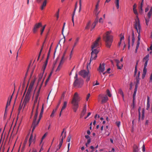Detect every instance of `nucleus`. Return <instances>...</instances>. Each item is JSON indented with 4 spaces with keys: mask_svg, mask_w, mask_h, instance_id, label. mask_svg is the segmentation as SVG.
I'll list each match as a JSON object with an SVG mask.
<instances>
[{
    "mask_svg": "<svg viewBox=\"0 0 152 152\" xmlns=\"http://www.w3.org/2000/svg\"><path fill=\"white\" fill-rule=\"evenodd\" d=\"M111 31H107L103 36V39L106 42V46L108 48L110 47L113 40V36L111 34Z\"/></svg>",
    "mask_w": 152,
    "mask_h": 152,
    "instance_id": "1",
    "label": "nucleus"
},
{
    "mask_svg": "<svg viewBox=\"0 0 152 152\" xmlns=\"http://www.w3.org/2000/svg\"><path fill=\"white\" fill-rule=\"evenodd\" d=\"M80 100V97L78 94L76 92L72 101L71 103L73 105V109L74 112H76L78 107V102Z\"/></svg>",
    "mask_w": 152,
    "mask_h": 152,
    "instance_id": "2",
    "label": "nucleus"
},
{
    "mask_svg": "<svg viewBox=\"0 0 152 152\" xmlns=\"http://www.w3.org/2000/svg\"><path fill=\"white\" fill-rule=\"evenodd\" d=\"M149 55L147 54L145 57L143 58V61L145 62L144 64V68L143 70V73L142 75V78L144 79L146 75L147 69L146 67L147 66L148 61L149 60Z\"/></svg>",
    "mask_w": 152,
    "mask_h": 152,
    "instance_id": "3",
    "label": "nucleus"
},
{
    "mask_svg": "<svg viewBox=\"0 0 152 152\" xmlns=\"http://www.w3.org/2000/svg\"><path fill=\"white\" fill-rule=\"evenodd\" d=\"M79 74L83 77L86 78L87 81H88L90 80L91 75L89 71L87 72L85 70H82L80 72Z\"/></svg>",
    "mask_w": 152,
    "mask_h": 152,
    "instance_id": "4",
    "label": "nucleus"
},
{
    "mask_svg": "<svg viewBox=\"0 0 152 152\" xmlns=\"http://www.w3.org/2000/svg\"><path fill=\"white\" fill-rule=\"evenodd\" d=\"M83 84V81L81 79H77L74 83V85L76 88L81 87Z\"/></svg>",
    "mask_w": 152,
    "mask_h": 152,
    "instance_id": "5",
    "label": "nucleus"
},
{
    "mask_svg": "<svg viewBox=\"0 0 152 152\" xmlns=\"http://www.w3.org/2000/svg\"><path fill=\"white\" fill-rule=\"evenodd\" d=\"M134 27L137 30V32H139V31L140 32L142 29L139 18L135 19V22L134 25Z\"/></svg>",
    "mask_w": 152,
    "mask_h": 152,
    "instance_id": "6",
    "label": "nucleus"
},
{
    "mask_svg": "<svg viewBox=\"0 0 152 152\" xmlns=\"http://www.w3.org/2000/svg\"><path fill=\"white\" fill-rule=\"evenodd\" d=\"M91 56L90 60V62L93 60H95L97 57V54L99 50L98 49H95L94 50H91Z\"/></svg>",
    "mask_w": 152,
    "mask_h": 152,
    "instance_id": "7",
    "label": "nucleus"
},
{
    "mask_svg": "<svg viewBox=\"0 0 152 152\" xmlns=\"http://www.w3.org/2000/svg\"><path fill=\"white\" fill-rule=\"evenodd\" d=\"M101 39L100 37H99L93 43L91 46V50H94L95 49V48L99 47L100 43L99 40Z\"/></svg>",
    "mask_w": 152,
    "mask_h": 152,
    "instance_id": "8",
    "label": "nucleus"
},
{
    "mask_svg": "<svg viewBox=\"0 0 152 152\" xmlns=\"http://www.w3.org/2000/svg\"><path fill=\"white\" fill-rule=\"evenodd\" d=\"M42 114H40L39 117V119H38L37 122H35L34 121L33 122L31 127L32 128V132H33L34 129H35V127L37 126L39 123L40 120L41 118L42 117Z\"/></svg>",
    "mask_w": 152,
    "mask_h": 152,
    "instance_id": "9",
    "label": "nucleus"
},
{
    "mask_svg": "<svg viewBox=\"0 0 152 152\" xmlns=\"http://www.w3.org/2000/svg\"><path fill=\"white\" fill-rule=\"evenodd\" d=\"M152 15V6L151 7V9L147 14L148 18H145V23L147 26L149 24V19L151 18V16Z\"/></svg>",
    "mask_w": 152,
    "mask_h": 152,
    "instance_id": "10",
    "label": "nucleus"
},
{
    "mask_svg": "<svg viewBox=\"0 0 152 152\" xmlns=\"http://www.w3.org/2000/svg\"><path fill=\"white\" fill-rule=\"evenodd\" d=\"M30 99V93L28 91L25 97L23 104H24L25 106L28 102Z\"/></svg>",
    "mask_w": 152,
    "mask_h": 152,
    "instance_id": "11",
    "label": "nucleus"
},
{
    "mask_svg": "<svg viewBox=\"0 0 152 152\" xmlns=\"http://www.w3.org/2000/svg\"><path fill=\"white\" fill-rule=\"evenodd\" d=\"M98 99L99 100L102 99V103H103L106 102L108 100V97L107 96H104L103 95L100 94L99 96Z\"/></svg>",
    "mask_w": 152,
    "mask_h": 152,
    "instance_id": "12",
    "label": "nucleus"
},
{
    "mask_svg": "<svg viewBox=\"0 0 152 152\" xmlns=\"http://www.w3.org/2000/svg\"><path fill=\"white\" fill-rule=\"evenodd\" d=\"M42 24L41 23H36L34 25L33 28V32L34 33H36L39 27H42Z\"/></svg>",
    "mask_w": 152,
    "mask_h": 152,
    "instance_id": "13",
    "label": "nucleus"
},
{
    "mask_svg": "<svg viewBox=\"0 0 152 152\" xmlns=\"http://www.w3.org/2000/svg\"><path fill=\"white\" fill-rule=\"evenodd\" d=\"M105 64L103 63L102 64H100L98 70L101 74V72H103L105 70Z\"/></svg>",
    "mask_w": 152,
    "mask_h": 152,
    "instance_id": "14",
    "label": "nucleus"
},
{
    "mask_svg": "<svg viewBox=\"0 0 152 152\" xmlns=\"http://www.w3.org/2000/svg\"><path fill=\"white\" fill-rule=\"evenodd\" d=\"M140 71H139L138 72L137 76H136V77H135L136 81V83L135 86L137 85V87H138V85L140 83Z\"/></svg>",
    "mask_w": 152,
    "mask_h": 152,
    "instance_id": "15",
    "label": "nucleus"
},
{
    "mask_svg": "<svg viewBox=\"0 0 152 152\" xmlns=\"http://www.w3.org/2000/svg\"><path fill=\"white\" fill-rule=\"evenodd\" d=\"M40 92L39 90L38 91L37 94H36V96L35 98V100L34 101V104L33 107V109L34 108L35 106L36 105V104H37H37L39 103V101L38 103H37L38 99L39 96V92Z\"/></svg>",
    "mask_w": 152,
    "mask_h": 152,
    "instance_id": "16",
    "label": "nucleus"
},
{
    "mask_svg": "<svg viewBox=\"0 0 152 152\" xmlns=\"http://www.w3.org/2000/svg\"><path fill=\"white\" fill-rule=\"evenodd\" d=\"M38 107H39V103L37 104V107L36 109V112L35 114V115L34 117V119L33 121V122L35 121V122H37V117L38 115Z\"/></svg>",
    "mask_w": 152,
    "mask_h": 152,
    "instance_id": "17",
    "label": "nucleus"
},
{
    "mask_svg": "<svg viewBox=\"0 0 152 152\" xmlns=\"http://www.w3.org/2000/svg\"><path fill=\"white\" fill-rule=\"evenodd\" d=\"M66 136V135H65V134L64 136L62 137L60 139V142L58 145L59 148L58 149H57V150H58V149H59L61 147L62 144L63 140L65 138Z\"/></svg>",
    "mask_w": 152,
    "mask_h": 152,
    "instance_id": "18",
    "label": "nucleus"
},
{
    "mask_svg": "<svg viewBox=\"0 0 152 152\" xmlns=\"http://www.w3.org/2000/svg\"><path fill=\"white\" fill-rule=\"evenodd\" d=\"M115 61L116 63V65L118 69H121L123 67V65L121 64V66H119V63H120L118 59H115Z\"/></svg>",
    "mask_w": 152,
    "mask_h": 152,
    "instance_id": "19",
    "label": "nucleus"
},
{
    "mask_svg": "<svg viewBox=\"0 0 152 152\" xmlns=\"http://www.w3.org/2000/svg\"><path fill=\"white\" fill-rule=\"evenodd\" d=\"M46 4H47V0H44L43 1L42 4L41 5V9L42 10L44 9V8L46 6Z\"/></svg>",
    "mask_w": 152,
    "mask_h": 152,
    "instance_id": "20",
    "label": "nucleus"
},
{
    "mask_svg": "<svg viewBox=\"0 0 152 152\" xmlns=\"http://www.w3.org/2000/svg\"><path fill=\"white\" fill-rule=\"evenodd\" d=\"M138 34V36L137 37L138 39L137 42V44L140 45V31L137 32Z\"/></svg>",
    "mask_w": 152,
    "mask_h": 152,
    "instance_id": "21",
    "label": "nucleus"
},
{
    "mask_svg": "<svg viewBox=\"0 0 152 152\" xmlns=\"http://www.w3.org/2000/svg\"><path fill=\"white\" fill-rule=\"evenodd\" d=\"M86 105H85L83 109V110L81 113V116L83 117L86 113L87 111V109L86 108Z\"/></svg>",
    "mask_w": 152,
    "mask_h": 152,
    "instance_id": "22",
    "label": "nucleus"
},
{
    "mask_svg": "<svg viewBox=\"0 0 152 152\" xmlns=\"http://www.w3.org/2000/svg\"><path fill=\"white\" fill-rule=\"evenodd\" d=\"M150 107V98L148 96L147 97V107L146 109L147 110H148L149 109Z\"/></svg>",
    "mask_w": 152,
    "mask_h": 152,
    "instance_id": "23",
    "label": "nucleus"
},
{
    "mask_svg": "<svg viewBox=\"0 0 152 152\" xmlns=\"http://www.w3.org/2000/svg\"><path fill=\"white\" fill-rule=\"evenodd\" d=\"M12 98V96H11L10 98V99H8V101L7 103V104H6V109H5V112H6V110H7V107L8 106L10 105V103L11 102Z\"/></svg>",
    "mask_w": 152,
    "mask_h": 152,
    "instance_id": "24",
    "label": "nucleus"
},
{
    "mask_svg": "<svg viewBox=\"0 0 152 152\" xmlns=\"http://www.w3.org/2000/svg\"><path fill=\"white\" fill-rule=\"evenodd\" d=\"M34 140V137L33 135L32 134H31V135L30 136L29 140V146L32 142Z\"/></svg>",
    "mask_w": 152,
    "mask_h": 152,
    "instance_id": "25",
    "label": "nucleus"
},
{
    "mask_svg": "<svg viewBox=\"0 0 152 152\" xmlns=\"http://www.w3.org/2000/svg\"><path fill=\"white\" fill-rule=\"evenodd\" d=\"M137 85L135 86V88L134 91V93L133 95V102H134V100L135 99V98H134L135 96L136 95V92H137Z\"/></svg>",
    "mask_w": 152,
    "mask_h": 152,
    "instance_id": "26",
    "label": "nucleus"
},
{
    "mask_svg": "<svg viewBox=\"0 0 152 152\" xmlns=\"http://www.w3.org/2000/svg\"><path fill=\"white\" fill-rule=\"evenodd\" d=\"M91 25V22L90 21H89L87 23L86 26L85 28V29H89Z\"/></svg>",
    "mask_w": 152,
    "mask_h": 152,
    "instance_id": "27",
    "label": "nucleus"
},
{
    "mask_svg": "<svg viewBox=\"0 0 152 152\" xmlns=\"http://www.w3.org/2000/svg\"><path fill=\"white\" fill-rule=\"evenodd\" d=\"M67 104V102L66 101H64V102L63 105L62 107V108L61 109V111H63L64 110L66 107Z\"/></svg>",
    "mask_w": 152,
    "mask_h": 152,
    "instance_id": "28",
    "label": "nucleus"
},
{
    "mask_svg": "<svg viewBox=\"0 0 152 152\" xmlns=\"http://www.w3.org/2000/svg\"><path fill=\"white\" fill-rule=\"evenodd\" d=\"M115 4L117 8L118 9L119 7V0H115Z\"/></svg>",
    "mask_w": 152,
    "mask_h": 152,
    "instance_id": "29",
    "label": "nucleus"
},
{
    "mask_svg": "<svg viewBox=\"0 0 152 152\" xmlns=\"http://www.w3.org/2000/svg\"><path fill=\"white\" fill-rule=\"evenodd\" d=\"M134 13L136 15V19L139 18L138 17V14L136 9L133 10Z\"/></svg>",
    "mask_w": 152,
    "mask_h": 152,
    "instance_id": "30",
    "label": "nucleus"
},
{
    "mask_svg": "<svg viewBox=\"0 0 152 152\" xmlns=\"http://www.w3.org/2000/svg\"><path fill=\"white\" fill-rule=\"evenodd\" d=\"M43 73H41L39 75V79L38 80V82L39 83L40 81H41V79L42 78L43 75Z\"/></svg>",
    "mask_w": 152,
    "mask_h": 152,
    "instance_id": "31",
    "label": "nucleus"
},
{
    "mask_svg": "<svg viewBox=\"0 0 152 152\" xmlns=\"http://www.w3.org/2000/svg\"><path fill=\"white\" fill-rule=\"evenodd\" d=\"M79 39L78 38H76V40L75 41L74 45L73 46V48H74V47L76 46V45L78 43V41H79Z\"/></svg>",
    "mask_w": 152,
    "mask_h": 152,
    "instance_id": "32",
    "label": "nucleus"
},
{
    "mask_svg": "<svg viewBox=\"0 0 152 152\" xmlns=\"http://www.w3.org/2000/svg\"><path fill=\"white\" fill-rule=\"evenodd\" d=\"M91 62L90 61V62L89 64H88L87 66V67H86V68H87V72H88V71H89V70H90V63H91Z\"/></svg>",
    "mask_w": 152,
    "mask_h": 152,
    "instance_id": "33",
    "label": "nucleus"
},
{
    "mask_svg": "<svg viewBox=\"0 0 152 152\" xmlns=\"http://www.w3.org/2000/svg\"><path fill=\"white\" fill-rule=\"evenodd\" d=\"M46 26V25H45L41 29L40 31H41V35H42L44 30L45 28V26Z\"/></svg>",
    "mask_w": 152,
    "mask_h": 152,
    "instance_id": "34",
    "label": "nucleus"
},
{
    "mask_svg": "<svg viewBox=\"0 0 152 152\" xmlns=\"http://www.w3.org/2000/svg\"><path fill=\"white\" fill-rule=\"evenodd\" d=\"M119 93L122 95L123 98L124 97V95L123 92L122 90L121 89H120L119 90Z\"/></svg>",
    "mask_w": 152,
    "mask_h": 152,
    "instance_id": "35",
    "label": "nucleus"
},
{
    "mask_svg": "<svg viewBox=\"0 0 152 152\" xmlns=\"http://www.w3.org/2000/svg\"><path fill=\"white\" fill-rule=\"evenodd\" d=\"M96 26V24L95 23H93L91 28V30L92 31L93 30V29Z\"/></svg>",
    "mask_w": 152,
    "mask_h": 152,
    "instance_id": "36",
    "label": "nucleus"
},
{
    "mask_svg": "<svg viewBox=\"0 0 152 152\" xmlns=\"http://www.w3.org/2000/svg\"><path fill=\"white\" fill-rule=\"evenodd\" d=\"M47 63H45L44 64V66L43 67V73L44 72V71L46 69V66L47 65Z\"/></svg>",
    "mask_w": 152,
    "mask_h": 152,
    "instance_id": "37",
    "label": "nucleus"
},
{
    "mask_svg": "<svg viewBox=\"0 0 152 152\" xmlns=\"http://www.w3.org/2000/svg\"><path fill=\"white\" fill-rule=\"evenodd\" d=\"M27 141H28V138L26 137L25 139L24 142V143L23 144V147H24L25 146L27 142Z\"/></svg>",
    "mask_w": 152,
    "mask_h": 152,
    "instance_id": "38",
    "label": "nucleus"
},
{
    "mask_svg": "<svg viewBox=\"0 0 152 152\" xmlns=\"http://www.w3.org/2000/svg\"><path fill=\"white\" fill-rule=\"evenodd\" d=\"M64 132V129H63L62 132H61V136L60 137V139L61 138H62V137L63 136H64L65 135V134L66 135V132H65L64 134H63V133Z\"/></svg>",
    "mask_w": 152,
    "mask_h": 152,
    "instance_id": "39",
    "label": "nucleus"
},
{
    "mask_svg": "<svg viewBox=\"0 0 152 152\" xmlns=\"http://www.w3.org/2000/svg\"><path fill=\"white\" fill-rule=\"evenodd\" d=\"M137 68H135L134 72V76L136 77V76H137Z\"/></svg>",
    "mask_w": 152,
    "mask_h": 152,
    "instance_id": "40",
    "label": "nucleus"
},
{
    "mask_svg": "<svg viewBox=\"0 0 152 152\" xmlns=\"http://www.w3.org/2000/svg\"><path fill=\"white\" fill-rule=\"evenodd\" d=\"M107 95L109 96V97H111L112 96L111 94H110V91L108 89L107 91Z\"/></svg>",
    "mask_w": 152,
    "mask_h": 152,
    "instance_id": "41",
    "label": "nucleus"
},
{
    "mask_svg": "<svg viewBox=\"0 0 152 152\" xmlns=\"http://www.w3.org/2000/svg\"><path fill=\"white\" fill-rule=\"evenodd\" d=\"M56 109L55 110H53L51 115H50L51 117H53V116L54 115V114L55 112H56Z\"/></svg>",
    "mask_w": 152,
    "mask_h": 152,
    "instance_id": "42",
    "label": "nucleus"
},
{
    "mask_svg": "<svg viewBox=\"0 0 152 152\" xmlns=\"http://www.w3.org/2000/svg\"><path fill=\"white\" fill-rule=\"evenodd\" d=\"M71 136L70 135H69V136L68 137L67 139V142H69L71 140Z\"/></svg>",
    "mask_w": 152,
    "mask_h": 152,
    "instance_id": "43",
    "label": "nucleus"
},
{
    "mask_svg": "<svg viewBox=\"0 0 152 152\" xmlns=\"http://www.w3.org/2000/svg\"><path fill=\"white\" fill-rule=\"evenodd\" d=\"M44 112V104H43L40 114H43Z\"/></svg>",
    "mask_w": 152,
    "mask_h": 152,
    "instance_id": "44",
    "label": "nucleus"
},
{
    "mask_svg": "<svg viewBox=\"0 0 152 152\" xmlns=\"http://www.w3.org/2000/svg\"><path fill=\"white\" fill-rule=\"evenodd\" d=\"M116 124L117 126L119 127L121 125V122L120 121H117L116 122Z\"/></svg>",
    "mask_w": 152,
    "mask_h": 152,
    "instance_id": "45",
    "label": "nucleus"
},
{
    "mask_svg": "<svg viewBox=\"0 0 152 152\" xmlns=\"http://www.w3.org/2000/svg\"><path fill=\"white\" fill-rule=\"evenodd\" d=\"M47 134L48 133L46 132L43 135L42 137V140L45 138L46 135H47Z\"/></svg>",
    "mask_w": 152,
    "mask_h": 152,
    "instance_id": "46",
    "label": "nucleus"
},
{
    "mask_svg": "<svg viewBox=\"0 0 152 152\" xmlns=\"http://www.w3.org/2000/svg\"><path fill=\"white\" fill-rule=\"evenodd\" d=\"M142 151L143 152H145V145L144 144H143L142 146Z\"/></svg>",
    "mask_w": 152,
    "mask_h": 152,
    "instance_id": "47",
    "label": "nucleus"
},
{
    "mask_svg": "<svg viewBox=\"0 0 152 152\" xmlns=\"http://www.w3.org/2000/svg\"><path fill=\"white\" fill-rule=\"evenodd\" d=\"M135 41V38H132V46H133L134 43V42Z\"/></svg>",
    "mask_w": 152,
    "mask_h": 152,
    "instance_id": "48",
    "label": "nucleus"
},
{
    "mask_svg": "<svg viewBox=\"0 0 152 152\" xmlns=\"http://www.w3.org/2000/svg\"><path fill=\"white\" fill-rule=\"evenodd\" d=\"M65 24H66L65 23H64V25H63V28H62V34H63V32L64 31V27H65Z\"/></svg>",
    "mask_w": 152,
    "mask_h": 152,
    "instance_id": "49",
    "label": "nucleus"
},
{
    "mask_svg": "<svg viewBox=\"0 0 152 152\" xmlns=\"http://www.w3.org/2000/svg\"><path fill=\"white\" fill-rule=\"evenodd\" d=\"M52 44H51V45L50 46V49H49V52H48V57H49V55H50V50H51V47L52 46Z\"/></svg>",
    "mask_w": 152,
    "mask_h": 152,
    "instance_id": "50",
    "label": "nucleus"
},
{
    "mask_svg": "<svg viewBox=\"0 0 152 152\" xmlns=\"http://www.w3.org/2000/svg\"><path fill=\"white\" fill-rule=\"evenodd\" d=\"M143 0H142V1L141 3L140 4V9H142V6H143Z\"/></svg>",
    "mask_w": 152,
    "mask_h": 152,
    "instance_id": "51",
    "label": "nucleus"
},
{
    "mask_svg": "<svg viewBox=\"0 0 152 152\" xmlns=\"http://www.w3.org/2000/svg\"><path fill=\"white\" fill-rule=\"evenodd\" d=\"M90 96V94H88L87 95V97L86 98V100L88 101V99Z\"/></svg>",
    "mask_w": 152,
    "mask_h": 152,
    "instance_id": "52",
    "label": "nucleus"
},
{
    "mask_svg": "<svg viewBox=\"0 0 152 152\" xmlns=\"http://www.w3.org/2000/svg\"><path fill=\"white\" fill-rule=\"evenodd\" d=\"M61 66L60 65V64H59L58 66V67L56 70V71H58L60 69V68H61Z\"/></svg>",
    "mask_w": 152,
    "mask_h": 152,
    "instance_id": "53",
    "label": "nucleus"
},
{
    "mask_svg": "<svg viewBox=\"0 0 152 152\" xmlns=\"http://www.w3.org/2000/svg\"><path fill=\"white\" fill-rule=\"evenodd\" d=\"M99 22L100 23H103V21L102 20V18H100L99 20Z\"/></svg>",
    "mask_w": 152,
    "mask_h": 152,
    "instance_id": "54",
    "label": "nucleus"
},
{
    "mask_svg": "<svg viewBox=\"0 0 152 152\" xmlns=\"http://www.w3.org/2000/svg\"><path fill=\"white\" fill-rule=\"evenodd\" d=\"M121 37L120 38V41H121L122 40H124V36L123 35H122L121 34Z\"/></svg>",
    "mask_w": 152,
    "mask_h": 152,
    "instance_id": "55",
    "label": "nucleus"
},
{
    "mask_svg": "<svg viewBox=\"0 0 152 152\" xmlns=\"http://www.w3.org/2000/svg\"><path fill=\"white\" fill-rule=\"evenodd\" d=\"M138 149L137 148H134V149L133 152H138Z\"/></svg>",
    "mask_w": 152,
    "mask_h": 152,
    "instance_id": "56",
    "label": "nucleus"
},
{
    "mask_svg": "<svg viewBox=\"0 0 152 152\" xmlns=\"http://www.w3.org/2000/svg\"><path fill=\"white\" fill-rule=\"evenodd\" d=\"M139 45H138L137 44L136 47V50H135V52L136 53L137 52V50L138 49V48L139 47Z\"/></svg>",
    "mask_w": 152,
    "mask_h": 152,
    "instance_id": "57",
    "label": "nucleus"
},
{
    "mask_svg": "<svg viewBox=\"0 0 152 152\" xmlns=\"http://www.w3.org/2000/svg\"><path fill=\"white\" fill-rule=\"evenodd\" d=\"M99 7V2H98V3L96 4V9L95 10L96 11H97V10H98V7Z\"/></svg>",
    "mask_w": 152,
    "mask_h": 152,
    "instance_id": "58",
    "label": "nucleus"
},
{
    "mask_svg": "<svg viewBox=\"0 0 152 152\" xmlns=\"http://www.w3.org/2000/svg\"><path fill=\"white\" fill-rule=\"evenodd\" d=\"M70 142L68 144V151L67 152H68L69 150V147L70 146Z\"/></svg>",
    "mask_w": 152,
    "mask_h": 152,
    "instance_id": "59",
    "label": "nucleus"
},
{
    "mask_svg": "<svg viewBox=\"0 0 152 152\" xmlns=\"http://www.w3.org/2000/svg\"><path fill=\"white\" fill-rule=\"evenodd\" d=\"M98 17H97V16L96 17V18L95 20V21L94 22V23H96V24L98 22Z\"/></svg>",
    "mask_w": 152,
    "mask_h": 152,
    "instance_id": "60",
    "label": "nucleus"
},
{
    "mask_svg": "<svg viewBox=\"0 0 152 152\" xmlns=\"http://www.w3.org/2000/svg\"><path fill=\"white\" fill-rule=\"evenodd\" d=\"M139 12L140 14H142L143 13V10L142 9H140L139 10Z\"/></svg>",
    "mask_w": 152,
    "mask_h": 152,
    "instance_id": "61",
    "label": "nucleus"
},
{
    "mask_svg": "<svg viewBox=\"0 0 152 152\" xmlns=\"http://www.w3.org/2000/svg\"><path fill=\"white\" fill-rule=\"evenodd\" d=\"M42 51V49H40V50L39 51V57H40Z\"/></svg>",
    "mask_w": 152,
    "mask_h": 152,
    "instance_id": "62",
    "label": "nucleus"
},
{
    "mask_svg": "<svg viewBox=\"0 0 152 152\" xmlns=\"http://www.w3.org/2000/svg\"><path fill=\"white\" fill-rule=\"evenodd\" d=\"M91 142V139H88L87 141V142L86 143L88 144H89Z\"/></svg>",
    "mask_w": 152,
    "mask_h": 152,
    "instance_id": "63",
    "label": "nucleus"
},
{
    "mask_svg": "<svg viewBox=\"0 0 152 152\" xmlns=\"http://www.w3.org/2000/svg\"><path fill=\"white\" fill-rule=\"evenodd\" d=\"M150 82H151L152 81V74H151L150 76Z\"/></svg>",
    "mask_w": 152,
    "mask_h": 152,
    "instance_id": "64",
    "label": "nucleus"
}]
</instances>
